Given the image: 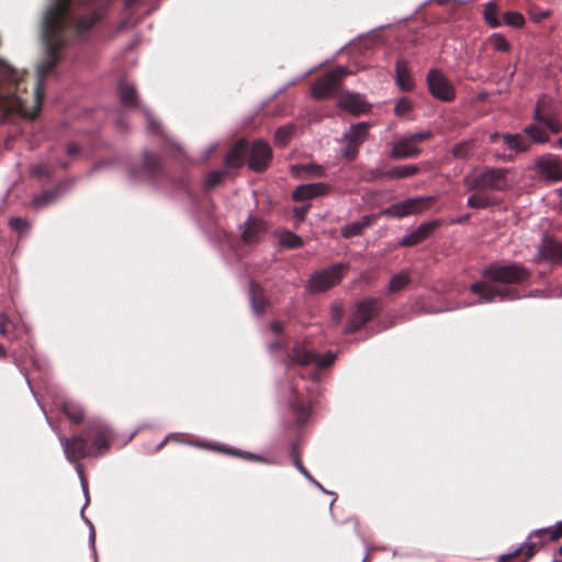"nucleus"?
I'll return each instance as SVG.
<instances>
[{"label": "nucleus", "mask_w": 562, "mask_h": 562, "mask_svg": "<svg viewBox=\"0 0 562 562\" xmlns=\"http://www.w3.org/2000/svg\"><path fill=\"white\" fill-rule=\"evenodd\" d=\"M368 128L369 124L362 122L350 126L348 132L344 134L342 139L346 146L341 149V155L345 158L351 160L356 157L359 147L367 138Z\"/></svg>", "instance_id": "1a4fd4ad"}, {"label": "nucleus", "mask_w": 562, "mask_h": 562, "mask_svg": "<svg viewBox=\"0 0 562 562\" xmlns=\"http://www.w3.org/2000/svg\"><path fill=\"white\" fill-rule=\"evenodd\" d=\"M524 134L529 137L528 139L530 140V144H542L549 140L546 126L542 123H538V121L532 125L526 126L524 128Z\"/></svg>", "instance_id": "a878e982"}, {"label": "nucleus", "mask_w": 562, "mask_h": 562, "mask_svg": "<svg viewBox=\"0 0 562 562\" xmlns=\"http://www.w3.org/2000/svg\"><path fill=\"white\" fill-rule=\"evenodd\" d=\"M498 9L494 1H491L485 4L483 15L484 20L491 27H498L501 25V21L497 18Z\"/></svg>", "instance_id": "2f4dec72"}, {"label": "nucleus", "mask_w": 562, "mask_h": 562, "mask_svg": "<svg viewBox=\"0 0 562 562\" xmlns=\"http://www.w3.org/2000/svg\"><path fill=\"white\" fill-rule=\"evenodd\" d=\"M490 45L498 52H507L509 49V44L507 40L501 34H493L490 37Z\"/></svg>", "instance_id": "a19ab883"}, {"label": "nucleus", "mask_w": 562, "mask_h": 562, "mask_svg": "<svg viewBox=\"0 0 562 562\" xmlns=\"http://www.w3.org/2000/svg\"><path fill=\"white\" fill-rule=\"evenodd\" d=\"M12 115V67L0 60V122Z\"/></svg>", "instance_id": "39448f33"}, {"label": "nucleus", "mask_w": 562, "mask_h": 562, "mask_svg": "<svg viewBox=\"0 0 562 562\" xmlns=\"http://www.w3.org/2000/svg\"><path fill=\"white\" fill-rule=\"evenodd\" d=\"M473 193L469 196L467 205L472 209H485L491 204L488 196L483 191H472Z\"/></svg>", "instance_id": "473e14b6"}, {"label": "nucleus", "mask_w": 562, "mask_h": 562, "mask_svg": "<svg viewBox=\"0 0 562 562\" xmlns=\"http://www.w3.org/2000/svg\"><path fill=\"white\" fill-rule=\"evenodd\" d=\"M336 353L328 351L324 356H319L316 353V358L314 359V363L317 366V368H326L329 367L336 359Z\"/></svg>", "instance_id": "79ce46f5"}, {"label": "nucleus", "mask_w": 562, "mask_h": 562, "mask_svg": "<svg viewBox=\"0 0 562 562\" xmlns=\"http://www.w3.org/2000/svg\"><path fill=\"white\" fill-rule=\"evenodd\" d=\"M430 94L442 101L451 102L456 98V89L448 77L439 69H430L427 78Z\"/></svg>", "instance_id": "20e7f679"}, {"label": "nucleus", "mask_w": 562, "mask_h": 562, "mask_svg": "<svg viewBox=\"0 0 562 562\" xmlns=\"http://www.w3.org/2000/svg\"><path fill=\"white\" fill-rule=\"evenodd\" d=\"M279 243L288 248H297L302 245V238L292 232L284 231L279 235Z\"/></svg>", "instance_id": "f704fd0d"}, {"label": "nucleus", "mask_w": 562, "mask_h": 562, "mask_svg": "<svg viewBox=\"0 0 562 562\" xmlns=\"http://www.w3.org/2000/svg\"><path fill=\"white\" fill-rule=\"evenodd\" d=\"M57 198V194L53 191H45L42 194L37 195L33 200V204L36 206H44L54 201Z\"/></svg>", "instance_id": "c03bdc74"}, {"label": "nucleus", "mask_w": 562, "mask_h": 562, "mask_svg": "<svg viewBox=\"0 0 562 562\" xmlns=\"http://www.w3.org/2000/svg\"><path fill=\"white\" fill-rule=\"evenodd\" d=\"M395 81L403 91H411L414 88V81L411 76L407 63L398 60L395 67Z\"/></svg>", "instance_id": "4be33fe9"}, {"label": "nucleus", "mask_w": 562, "mask_h": 562, "mask_svg": "<svg viewBox=\"0 0 562 562\" xmlns=\"http://www.w3.org/2000/svg\"><path fill=\"white\" fill-rule=\"evenodd\" d=\"M463 183L468 191L503 192L512 187L513 181L508 169L486 168L479 173L465 176Z\"/></svg>", "instance_id": "f03ea898"}, {"label": "nucleus", "mask_w": 562, "mask_h": 562, "mask_svg": "<svg viewBox=\"0 0 562 562\" xmlns=\"http://www.w3.org/2000/svg\"><path fill=\"white\" fill-rule=\"evenodd\" d=\"M20 330V326L11 319L5 313L0 314V335L8 339H14Z\"/></svg>", "instance_id": "c85d7f7f"}, {"label": "nucleus", "mask_w": 562, "mask_h": 562, "mask_svg": "<svg viewBox=\"0 0 562 562\" xmlns=\"http://www.w3.org/2000/svg\"><path fill=\"white\" fill-rule=\"evenodd\" d=\"M90 434L93 439V443L90 447L91 451L94 452V456L102 454L109 448L110 429L105 424L97 422L91 425Z\"/></svg>", "instance_id": "4468645a"}, {"label": "nucleus", "mask_w": 562, "mask_h": 562, "mask_svg": "<svg viewBox=\"0 0 562 562\" xmlns=\"http://www.w3.org/2000/svg\"><path fill=\"white\" fill-rule=\"evenodd\" d=\"M549 15V11H530V18L535 22H540L541 20L546 19Z\"/></svg>", "instance_id": "4d7b16f0"}, {"label": "nucleus", "mask_w": 562, "mask_h": 562, "mask_svg": "<svg viewBox=\"0 0 562 562\" xmlns=\"http://www.w3.org/2000/svg\"><path fill=\"white\" fill-rule=\"evenodd\" d=\"M308 207H310L308 204L304 205V206L295 207L293 210L294 218H296L297 221H303L305 217V214L307 213Z\"/></svg>", "instance_id": "5fc2aeb1"}, {"label": "nucleus", "mask_w": 562, "mask_h": 562, "mask_svg": "<svg viewBox=\"0 0 562 562\" xmlns=\"http://www.w3.org/2000/svg\"><path fill=\"white\" fill-rule=\"evenodd\" d=\"M216 147H217V146H216L215 144H214V145H211V146L207 148V151H206V154H205L204 158L206 159V158L209 157V155H210V154H212V153L216 149Z\"/></svg>", "instance_id": "338daca9"}, {"label": "nucleus", "mask_w": 562, "mask_h": 562, "mask_svg": "<svg viewBox=\"0 0 562 562\" xmlns=\"http://www.w3.org/2000/svg\"><path fill=\"white\" fill-rule=\"evenodd\" d=\"M543 108L544 100H539L535 110V120L538 121V123H542L546 126L547 132L549 131L553 134L561 132L562 124L555 117L547 115Z\"/></svg>", "instance_id": "412c9836"}, {"label": "nucleus", "mask_w": 562, "mask_h": 562, "mask_svg": "<svg viewBox=\"0 0 562 562\" xmlns=\"http://www.w3.org/2000/svg\"><path fill=\"white\" fill-rule=\"evenodd\" d=\"M56 405L74 423H80L82 420L83 411L78 403L70 400H63L56 403Z\"/></svg>", "instance_id": "b1692460"}, {"label": "nucleus", "mask_w": 562, "mask_h": 562, "mask_svg": "<svg viewBox=\"0 0 562 562\" xmlns=\"http://www.w3.org/2000/svg\"><path fill=\"white\" fill-rule=\"evenodd\" d=\"M5 356V350L3 348V346L0 344V357H4Z\"/></svg>", "instance_id": "774afa93"}, {"label": "nucleus", "mask_w": 562, "mask_h": 562, "mask_svg": "<svg viewBox=\"0 0 562 562\" xmlns=\"http://www.w3.org/2000/svg\"><path fill=\"white\" fill-rule=\"evenodd\" d=\"M418 171L417 166L415 165H405L398 166L390 169L385 172V176L389 178H408L415 175Z\"/></svg>", "instance_id": "7c9ffc66"}, {"label": "nucleus", "mask_w": 562, "mask_h": 562, "mask_svg": "<svg viewBox=\"0 0 562 562\" xmlns=\"http://www.w3.org/2000/svg\"><path fill=\"white\" fill-rule=\"evenodd\" d=\"M143 165L144 169L151 173L159 169L160 159L156 155L145 151L143 157Z\"/></svg>", "instance_id": "58836bf2"}, {"label": "nucleus", "mask_w": 562, "mask_h": 562, "mask_svg": "<svg viewBox=\"0 0 562 562\" xmlns=\"http://www.w3.org/2000/svg\"><path fill=\"white\" fill-rule=\"evenodd\" d=\"M282 324L279 323V322H272L269 324V329L270 331H272L273 334H280L282 331Z\"/></svg>", "instance_id": "052dcab7"}, {"label": "nucleus", "mask_w": 562, "mask_h": 562, "mask_svg": "<svg viewBox=\"0 0 562 562\" xmlns=\"http://www.w3.org/2000/svg\"><path fill=\"white\" fill-rule=\"evenodd\" d=\"M338 105L355 115L366 113L370 108L362 95L351 92L342 93L339 98Z\"/></svg>", "instance_id": "dca6fc26"}, {"label": "nucleus", "mask_w": 562, "mask_h": 562, "mask_svg": "<svg viewBox=\"0 0 562 562\" xmlns=\"http://www.w3.org/2000/svg\"><path fill=\"white\" fill-rule=\"evenodd\" d=\"M76 470L78 472V475H79V479H80V483H81V487H82V491L86 495V503L88 502V484L86 482V480L83 479V474H82V470H81V467L79 464L76 465Z\"/></svg>", "instance_id": "6e6d98bb"}, {"label": "nucleus", "mask_w": 562, "mask_h": 562, "mask_svg": "<svg viewBox=\"0 0 562 562\" xmlns=\"http://www.w3.org/2000/svg\"><path fill=\"white\" fill-rule=\"evenodd\" d=\"M144 115H145V119L147 121V128L150 132H158L159 131V124L155 120L154 115L149 112V110L145 109L144 110Z\"/></svg>", "instance_id": "603ef678"}, {"label": "nucleus", "mask_w": 562, "mask_h": 562, "mask_svg": "<svg viewBox=\"0 0 562 562\" xmlns=\"http://www.w3.org/2000/svg\"><path fill=\"white\" fill-rule=\"evenodd\" d=\"M119 95L122 104L125 108L137 106L136 90L130 82L124 80L119 85Z\"/></svg>", "instance_id": "393cba45"}, {"label": "nucleus", "mask_w": 562, "mask_h": 562, "mask_svg": "<svg viewBox=\"0 0 562 562\" xmlns=\"http://www.w3.org/2000/svg\"><path fill=\"white\" fill-rule=\"evenodd\" d=\"M251 310L256 315H260L266 306L259 286L251 284L249 289Z\"/></svg>", "instance_id": "c756f323"}, {"label": "nucleus", "mask_w": 562, "mask_h": 562, "mask_svg": "<svg viewBox=\"0 0 562 562\" xmlns=\"http://www.w3.org/2000/svg\"><path fill=\"white\" fill-rule=\"evenodd\" d=\"M504 22L514 29H521L525 25V18L517 11H508L504 13Z\"/></svg>", "instance_id": "e433bc0d"}, {"label": "nucleus", "mask_w": 562, "mask_h": 562, "mask_svg": "<svg viewBox=\"0 0 562 562\" xmlns=\"http://www.w3.org/2000/svg\"><path fill=\"white\" fill-rule=\"evenodd\" d=\"M520 552V549H516L514 552L512 553H508V554H503L498 558V561L499 562H505V561H508L509 559L514 558L515 555H517L518 553Z\"/></svg>", "instance_id": "680f3d73"}, {"label": "nucleus", "mask_w": 562, "mask_h": 562, "mask_svg": "<svg viewBox=\"0 0 562 562\" xmlns=\"http://www.w3.org/2000/svg\"><path fill=\"white\" fill-rule=\"evenodd\" d=\"M9 224H10V227L13 231L18 232L19 234L25 233L30 227V224L27 223V221H25L21 217L11 218Z\"/></svg>", "instance_id": "49530a36"}, {"label": "nucleus", "mask_w": 562, "mask_h": 562, "mask_svg": "<svg viewBox=\"0 0 562 562\" xmlns=\"http://www.w3.org/2000/svg\"><path fill=\"white\" fill-rule=\"evenodd\" d=\"M294 464L296 467V469L311 482L313 483L317 488H319L322 492L324 493H328L317 481H315L312 475L308 473V471L303 467V464L301 463V461L295 458L294 459Z\"/></svg>", "instance_id": "de8ad7c7"}, {"label": "nucleus", "mask_w": 562, "mask_h": 562, "mask_svg": "<svg viewBox=\"0 0 562 562\" xmlns=\"http://www.w3.org/2000/svg\"><path fill=\"white\" fill-rule=\"evenodd\" d=\"M328 191L327 186L322 182L299 186L292 193L295 201H303L324 195Z\"/></svg>", "instance_id": "6ab92c4d"}, {"label": "nucleus", "mask_w": 562, "mask_h": 562, "mask_svg": "<svg viewBox=\"0 0 562 562\" xmlns=\"http://www.w3.org/2000/svg\"><path fill=\"white\" fill-rule=\"evenodd\" d=\"M294 409H295V413H296V416H297L300 423H304L310 415L308 408L301 405V406H294Z\"/></svg>", "instance_id": "864d4df0"}, {"label": "nucleus", "mask_w": 562, "mask_h": 562, "mask_svg": "<svg viewBox=\"0 0 562 562\" xmlns=\"http://www.w3.org/2000/svg\"><path fill=\"white\" fill-rule=\"evenodd\" d=\"M85 520L90 526L89 542H90V547H91L93 553H95V547H94L95 532H94V528H93V526L91 525V522L88 519H85Z\"/></svg>", "instance_id": "bf43d9fd"}, {"label": "nucleus", "mask_w": 562, "mask_h": 562, "mask_svg": "<svg viewBox=\"0 0 562 562\" xmlns=\"http://www.w3.org/2000/svg\"><path fill=\"white\" fill-rule=\"evenodd\" d=\"M484 277L491 281L476 282L471 285V292L480 296L479 303L494 301H512L518 299L517 292L502 284L524 282L529 278V272L519 265L492 266L485 270Z\"/></svg>", "instance_id": "f257e3e1"}, {"label": "nucleus", "mask_w": 562, "mask_h": 562, "mask_svg": "<svg viewBox=\"0 0 562 562\" xmlns=\"http://www.w3.org/2000/svg\"><path fill=\"white\" fill-rule=\"evenodd\" d=\"M409 282V278L406 273L400 272L395 274L389 283V292H397L404 289Z\"/></svg>", "instance_id": "4c0bfd02"}, {"label": "nucleus", "mask_w": 562, "mask_h": 562, "mask_svg": "<svg viewBox=\"0 0 562 562\" xmlns=\"http://www.w3.org/2000/svg\"><path fill=\"white\" fill-rule=\"evenodd\" d=\"M67 151L69 155H75L78 153V147L76 145H69Z\"/></svg>", "instance_id": "0e129e2a"}, {"label": "nucleus", "mask_w": 562, "mask_h": 562, "mask_svg": "<svg viewBox=\"0 0 562 562\" xmlns=\"http://www.w3.org/2000/svg\"><path fill=\"white\" fill-rule=\"evenodd\" d=\"M538 172L548 181H562V160L551 156H542L535 162Z\"/></svg>", "instance_id": "f8f14e48"}, {"label": "nucleus", "mask_w": 562, "mask_h": 562, "mask_svg": "<svg viewBox=\"0 0 562 562\" xmlns=\"http://www.w3.org/2000/svg\"><path fill=\"white\" fill-rule=\"evenodd\" d=\"M266 232L265 223L257 217H249L243 226L241 236L245 243H256Z\"/></svg>", "instance_id": "a211bd4d"}, {"label": "nucleus", "mask_w": 562, "mask_h": 562, "mask_svg": "<svg viewBox=\"0 0 562 562\" xmlns=\"http://www.w3.org/2000/svg\"><path fill=\"white\" fill-rule=\"evenodd\" d=\"M342 310L339 306H333L331 308V319L336 323L340 322L342 318Z\"/></svg>", "instance_id": "13d9d810"}, {"label": "nucleus", "mask_w": 562, "mask_h": 562, "mask_svg": "<svg viewBox=\"0 0 562 562\" xmlns=\"http://www.w3.org/2000/svg\"><path fill=\"white\" fill-rule=\"evenodd\" d=\"M431 136L429 131H422L397 139L392 147L393 158H407L419 153L418 144Z\"/></svg>", "instance_id": "423d86ee"}, {"label": "nucleus", "mask_w": 562, "mask_h": 562, "mask_svg": "<svg viewBox=\"0 0 562 562\" xmlns=\"http://www.w3.org/2000/svg\"><path fill=\"white\" fill-rule=\"evenodd\" d=\"M202 447H205V448H209V449L224 451V452H227V453H231V454H234V456H238V457L251 460V461H266L261 457L255 456L252 453H246V452L235 451V450H227V449H223V448L215 447V446H212V445H203Z\"/></svg>", "instance_id": "ea45409f"}, {"label": "nucleus", "mask_w": 562, "mask_h": 562, "mask_svg": "<svg viewBox=\"0 0 562 562\" xmlns=\"http://www.w3.org/2000/svg\"><path fill=\"white\" fill-rule=\"evenodd\" d=\"M538 260L551 263L562 262V245L552 238H543L538 248Z\"/></svg>", "instance_id": "2eb2a0df"}, {"label": "nucleus", "mask_w": 562, "mask_h": 562, "mask_svg": "<svg viewBox=\"0 0 562 562\" xmlns=\"http://www.w3.org/2000/svg\"><path fill=\"white\" fill-rule=\"evenodd\" d=\"M245 149L246 144L243 140L236 143L225 158V166L229 169L239 167L241 165Z\"/></svg>", "instance_id": "cd10ccee"}, {"label": "nucleus", "mask_w": 562, "mask_h": 562, "mask_svg": "<svg viewBox=\"0 0 562 562\" xmlns=\"http://www.w3.org/2000/svg\"><path fill=\"white\" fill-rule=\"evenodd\" d=\"M271 160V149L269 145L262 140L252 144L249 151V167L252 170H263Z\"/></svg>", "instance_id": "ddd939ff"}, {"label": "nucleus", "mask_w": 562, "mask_h": 562, "mask_svg": "<svg viewBox=\"0 0 562 562\" xmlns=\"http://www.w3.org/2000/svg\"><path fill=\"white\" fill-rule=\"evenodd\" d=\"M429 198H413L395 203L382 211V215L387 217H404L419 213L427 209Z\"/></svg>", "instance_id": "9d476101"}, {"label": "nucleus", "mask_w": 562, "mask_h": 562, "mask_svg": "<svg viewBox=\"0 0 562 562\" xmlns=\"http://www.w3.org/2000/svg\"><path fill=\"white\" fill-rule=\"evenodd\" d=\"M412 110V102L407 98H402L397 101L394 108V113L397 116H403Z\"/></svg>", "instance_id": "a18cd8bd"}, {"label": "nucleus", "mask_w": 562, "mask_h": 562, "mask_svg": "<svg viewBox=\"0 0 562 562\" xmlns=\"http://www.w3.org/2000/svg\"><path fill=\"white\" fill-rule=\"evenodd\" d=\"M66 459L70 462H77L86 457H94V452L87 447V442L81 436H74L70 439L59 437Z\"/></svg>", "instance_id": "9b49d317"}, {"label": "nucleus", "mask_w": 562, "mask_h": 562, "mask_svg": "<svg viewBox=\"0 0 562 562\" xmlns=\"http://www.w3.org/2000/svg\"><path fill=\"white\" fill-rule=\"evenodd\" d=\"M502 136L498 134V133H493L491 134L490 136V142L491 143H496L498 138H501Z\"/></svg>", "instance_id": "69168bd1"}, {"label": "nucleus", "mask_w": 562, "mask_h": 562, "mask_svg": "<svg viewBox=\"0 0 562 562\" xmlns=\"http://www.w3.org/2000/svg\"><path fill=\"white\" fill-rule=\"evenodd\" d=\"M349 74L350 71L345 66H339L328 71L313 85L312 97L315 99H326L331 97L341 80Z\"/></svg>", "instance_id": "7ed1b4c3"}, {"label": "nucleus", "mask_w": 562, "mask_h": 562, "mask_svg": "<svg viewBox=\"0 0 562 562\" xmlns=\"http://www.w3.org/2000/svg\"><path fill=\"white\" fill-rule=\"evenodd\" d=\"M378 301L373 299H367L359 302L352 315L346 326V333H355L366 325L376 313Z\"/></svg>", "instance_id": "6e6552de"}, {"label": "nucleus", "mask_w": 562, "mask_h": 562, "mask_svg": "<svg viewBox=\"0 0 562 562\" xmlns=\"http://www.w3.org/2000/svg\"><path fill=\"white\" fill-rule=\"evenodd\" d=\"M502 139L509 150L516 153L527 151L531 146L530 140L525 137V134H504Z\"/></svg>", "instance_id": "5701e85b"}, {"label": "nucleus", "mask_w": 562, "mask_h": 562, "mask_svg": "<svg viewBox=\"0 0 562 562\" xmlns=\"http://www.w3.org/2000/svg\"><path fill=\"white\" fill-rule=\"evenodd\" d=\"M226 175H227V172L224 170L211 171L206 176L205 186L209 188H213V187L217 186Z\"/></svg>", "instance_id": "37998d69"}, {"label": "nucleus", "mask_w": 562, "mask_h": 562, "mask_svg": "<svg viewBox=\"0 0 562 562\" xmlns=\"http://www.w3.org/2000/svg\"><path fill=\"white\" fill-rule=\"evenodd\" d=\"M470 146L471 143L469 142L457 144L452 150L453 156L461 159L465 158L469 155Z\"/></svg>", "instance_id": "09e8293b"}, {"label": "nucleus", "mask_w": 562, "mask_h": 562, "mask_svg": "<svg viewBox=\"0 0 562 562\" xmlns=\"http://www.w3.org/2000/svg\"><path fill=\"white\" fill-rule=\"evenodd\" d=\"M345 266L336 265L313 274L308 282L311 292L318 293L337 284L344 276Z\"/></svg>", "instance_id": "0eeeda50"}, {"label": "nucleus", "mask_w": 562, "mask_h": 562, "mask_svg": "<svg viewBox=\"0 0 562 562\" xmlns=\"http://www.w3.org/2000/svg\"><path fill=\"white\" fill-rule=\"evenodd\" d=\"M537 533H540V532H548L550 535V538L552 540H557L559 539L560 537H562V521L557 524L553 528H544V529H539L536 531Z\"/></svg>", "instance_id": "8fccbe9b"}, {"label": "nucleus", "mask_w": 562, "mask_h": 562, "mask_svg": "<svg viewBox=\"0 0 562 562\" xmlns=\"http://www.w3.org/2000/svg\"><path fill=\"white\" fill-rule=\"evenodd\" d=\"M316 353L305 342H296L286 360V367L290 368L294 364L304 367L314 363Z\"/></svg>", "instance_id": "f3484780"}, {"label": "nucleus", "mask_w": 562, "mask_h": 562, "mask_svg": "<svg viewBox=\"0 0 562 562\" xmlns=\"http://www.w3.org/2000/svg\"><path fill=\"white\" fill-rule=\"evenodd\" d=\"M32 175L38 176V177H47L50 175L52 169L50 166L47 164H41L32 167L31 169Z\"/></svg>", "instance_id": "3c124183"}, {"label": "nucleus", "mask_w": 562, "mask_h": 562, "mask_svg": "<svg viewBox=\"0 0 562 562\" xmlns=\"http://www.w3.org/2000/svg\"><path fill=\"white\" fill-rule=\"evenodd\" d=\"M370 224L369 217H363L361 222H355L346 225L342 228V235L345 237L357 236L361 233L362 228Z\"/></svg>", "instance_id": "c9c22d12"}, {"label": "nucleus", "mask_w": 562, "mask_h": 562, "mask_svg": "<svg viewBox=\"0 0 562 562\" xmlns=\"http://www.w3.org/2000/svg\"><path fill=\"white\" fill-rule=\"evenodd\" d=\"M295 131L294 125L288 124L279 127L274 133V143L278 146H285Z\"/></svg>", "instance_id": "72a5a7b5"}, {"label": "nucleus", "mask_w": 562, "mask_h": 562, "mask_svg": "<svg viewBox=\"0 0 562 562\" xmlns=\"http://www.w3.org/2000/svg\"><path fill=\"white\" fill-rule=\"evenodd\" d=\"M283 348H284V346L281 342H279V341H276V342H272V344L269 345V350L270 351L280 350V349H283Z\"/></svg>", "instance_id": "e2e57ef3"}, {"label": "nucleus", "mask_w": 562, "mask_h": 562, "mask_svg": "<svg viewBox=\"0 0 562 562\" xmlns=\"http://www.w3.org/2000/svg\"><path fill=\"white\" fill-rule=\"evenodd\" d=\"M435 227H436L435 222L424 223V224L419 225L411 234L403 237L402 240L400 241V245L401 246L416 245V244L420 243L422 240H424L425 238H427L429 236V234L434 231Z\"/></svg>", "instance_id": "aec40b11"}, {"label": "nucleus", "mask_w": 562, "mask_h": 562, "mask_svg": "<svg viewBox=\"0 0 562 562\" xmlns=\"http://www.w3.org/2000/svg\"><path fill=\"white\" fill-rule=\"evenodd\" d=\"M291 172L296 178L322 177L324 168L315 164L295 165L291 167Z\"/></svg>", "instance_id": "bb28decb"}]
</instances>
